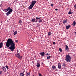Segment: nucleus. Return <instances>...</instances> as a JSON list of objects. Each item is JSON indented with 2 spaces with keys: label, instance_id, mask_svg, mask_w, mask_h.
Listing matches in <instances>:
<instances>
[{
  "label": "nucleus",
  "instance_id": "4468645a",
  "mask_svg": "<svg viewBox=\"0 0 76 76\" xmlns=\"http://www.w3.org/2000/svg\"><path fill=\"white\" fill-rule=\"evenodd\" d=\"M36 66H37V67H40V64H39L38 62H37Z\"/></svg>",
  "mask_w": 76,
  "mask_h": 76
},
{
  "label": "nucleus",
  "instance_id": "a878e982",
  "mask_svg": "<svg viewBox=\"0 0 76 76\" xmlns=\"http://www.w3.org/2000/svg\"><path fill=\"white\" fill-rule=\"evenodd\" d=\"M22 23V21L21 20H20L19 21V23L20 24H21Z\"/></svg>",
  "mask_w": 76,
  "mask_h": 76
},
{
  "label": "nucleus",
  "instance_id": "a18cd8bd",
  "mask_svg": "<svg viewBox=\"0 0 76 76\" xmlns=\"http://www.w3.org/2000/svg\"><path fill=\"white\" fill-rule=\"evenodd\" d=\"M42 64H43V62H42Z\"/></svg>",
  "mask_w": 76,
  "mask_h": 76
},
{
  "label": "nucleus",
  "instance_id": "3c124183",
  "mask_svg": "<svg viewBox=\"0 0 76 76\" xmlns=\"http://www.w3.org/2000/svg\"><path fill=\"white\" fill-rule=\"evenodd\" d=\"M36 17L35 16H34V18H35Z\"/></svg>",
  "mask_w": 76,
  "mask_h": 76
},
{
  "label": "nucleus",
  "instance_id": "f03ea898",
  "mask_svg": "<svg viewBox=\"0 0 76 76\" xmlns=\"http://www.w3.org/2000/svg\"><path fill=\"white\" fill-rule=\"evenodd\" d=\"M72 59V57L70 56V55H66L65 57V60L67 62H69L71 61V59Z\"/></svg>",
  "mask_w": 76,
  "mask_h": 76
},
{
  "label": "nucleus",
  "instance_id": "603ef678",
  "mask_svg": "<svg viewBox=\"0 0 76 76\" xmlns=\"http://www.w3.org/2000/svg\"><path fill=\"white\" fill-rule=\"evenodd\" d=\"M17 0H16V1H17Z\"/></svg>",
  "mask_w": 76,
  "mask_h": 76
},
{
  "label": "nucleus",
  "instance_id": "9b49d317",
  "mask_svg": "<svg viewBox=\"0 0 76 76\" xmlns=\"http://www.w3.org/2000/svg\"><path fill=\"white\" fill-rule=\"evenodd\" d=\"M65 46H66V48H65V50L66 51H68L69 50V48L68 47V46L66 45Z\"/></svg>",
  "mask_w": 76,
  "mask_h": 76
},
{
  "label": "nucleus",
  "instance_id": "cd10ccee",
  "mask_svg": "<svg viewBox=\"0 0 76 76\" xmlns=\"http://www.w3.org/2000/svg\"><path fill=\"white\" fill-rule=\"evenodd\" d=\"M22 57H23L22 56H21V57H19V58H19V59L20 60H21V59L22 58Z\"/></svg>",
  "mask_w": 76,
  "mask_h": 76
},
{
  "label": "nucleus",
  "instance_id": "c03bdc74",
  "mask_svg": "<svg viewBox=\"0 0 76 76\" xmlns=\"http://www.w3.org/2000/svg\"><path fill=\"white\" fill-rule=\"evenodd\" d=\"M16 42H18V40H16Z\"/></svg>",
  "mask_w": 76,
  "mask_h": 76
},
{
  "label": "nucleus",
  "instance_id": "4c0bfd02",
  "mask_svg": "<svg viewBox=\"0 0 76 76\" xmlns=\"http://www.w3.org/2000/svg\"><path fill=\"white\" fill-rule=\"evenodd\" d=\"M6 69L5 67H4V66H3V68H2V69Z\"/></svg>",
  "mask_w": 76,
  "mask_h": 76
},
{
  "label": "nucleus",
  "instance_id": "39448f33",
  "mask_svg": "<svg viewBox=\"0 0 76 76\" xmlns=\"http://www.w3.org/2000/svg\"><path fill=\"white\" fill-rule=\"evenodd\" d=\"M15 55L16 57L20 58V53H18L17 54H15Z\"/></svg>",
  "mask_w": 76,
  "mask_h": 76
},
{
  "label": "nucleus",
  "instance_id": "6e6552de",
  "mask_svg": "<svg viewBox=\"0 0 76 76\" xmlns=\"http://www.w3.org/2000/svg\"><path fill=\"white\" fill-rule=\"evenodd\" d=\"M39 54L42 56H44V55H45V52H40Z\"/></svg>",
  "mask_w": 76,
  "mask_h": 76
},
{
  "label": "nucleus",
  "instance_id": "58836bf2",
  "mask_svg": "<svg viewBox=\"0 0 76 76\" xmlns=\"http://www.w3.org/2000/svg\"><path fill=\"white\" fill-rule=\"evenodd\" d=\"M55 11H57L58 10V9H55Z\"/></svg>",
  "mask_w": 76,
  "mask_h": 76
},
{
  "label": "nucleus",
  "instance_id": "37998d69",
  "mask_svg": "<svg viewBox=\"0 0 76 76\" xmlns=\"http://www.w3.org/2000/svg\"><path fill=\"white\" fill-rule=\"evenodd\" d=\"M18 50H17V53L18 54Z\"/></svg>",
  "mask_w": 76,
  "mask_h": 76
},
{
  "label": "nucleus",
  "instance_id": "1a4fd4ad",
  "mask_svg": "<svg viewBox=\"0 0 76 76\" xmlns=\"http://www.w3.org/2000/svg\"><path fill=\"white\" fill-rule=\"evenodd\" d=\"M70 27H71V26L70 25L66 26V30H68Z\"/></svg>",
  "mask_w": 76,
  "mask_h": 76
},
{
  "label": "nucleus",
  "instance_id": "8fccbe9b",
  "mask_svg": "<svg viewBox=\"0 0 76 76\" xmlns=\"http://www.w3.org/2000/svg\"><path fill=\"white\" fill-rule=\"evenodd\" d=\"M33 76H34V75H33Z\"/></svg>",
  "mask_w": 76,
  "mask_h": 76
},
{
  "label": "nucleus",
  "instance_id": "20e7f679",
  "mask_svg": "<svg viewBox=\"0 0 76 76\" xmlns=\"http://www.w3.org/2000/svg\"><path fill=\"white\" fill-rule=\"evenodd\" d=\"M13 12L12 9H10V10H9L7 12L6 14V15L7 16H8L11 13H12Z\"/></svg>",
  "mask_w": 76,
  "mask_h": 76
},
{
  "label": "nucleus",
  "instance_id": "a211bd4d",
  "mask_svg": "<svg viewBox=\"0 0 76 76\" xmlns=\"http://www.w3.org/2000/svg\"><path fill=\"white\" fill-rule=\"evenodd\" d=\"M51 34H52V33H51L50 31H49L48 33V36H51Z\"/></svg>",
  "mask_w": 76,
  "mask_h": 76
},
{
  "label": "nucleus",
  "instance_id": "4be33fe9",
  "mask_svg": "<svg viewBox=\"0 0 76 76\" xmlns=\"http://www.w3.org/2000/svg\"><path fill=\"white\" fill-rule=\"evenodd\" d=\"M2 70L5 72H7V70L6 69V68H5V69L3 68Z\"/></svg>",
  "mask_w": 76,
  "mask_h": 76
},
{
  "label": "nucleus",
  "instance_id": "ddd939ff",
  "mask_svg": "<svg viewBox=\"0 0 76 76\" xmlns=\"http://www.w3.org/2000/svg\"><path fill=\"white\" fill-rule=\"evenodd\" d=\"M3 45V42H1L0 43V48H2Z\"/></svg>",
  "mask_w": 76,
  "mask_h": 76
},
{
  "label": "nucleus",
  "instance_id": "bb28decb",
  "mask_svg": "<svg viewBox=\"0 0 76 76\" xmlns=\"http://www.w3.org/2000/svg\"><path fill=\"white\" fill-rule=\"evenodd\" d=\"M59 50L60 52H61L62 51V50L61 49V48H59Z\"/></svg>",
  "mask_w": 76,
  "mask_h": 76
},
{
  "label": "nucleus",
  "instance_id": "9d476101",
  "mask_svg": "<svg viewBox=\"0 0 76 76\" xmlns=\"http://www.w3.org/2000/svg\"><path fill=\"white\" fill-rule=\"evenodd\" d=\"M35 18H33L31 20V22L34 23H35Z\"/></svg>",
  "mask_w": 76,
  "mask_h": 76
},
{
  "label": "nucleus",
  "instance_id": "473e14b6",
  "mask_svg": "<svg viewBox=\"0 0 76 76\" xmlns=\"http://www.w3.org/2000/svg\"><path fill=\"white\" fill-rule=\"evenodd\" d=\"M51 6L52 7H53V4H51Z\"/></svg>",
  "mask_w": 76,
  "mask_h": 76
},
{
  "label": "nucleus",
  "instance_id": "c756f323",
  "mask_svg": "<svg viewBox=\"0 0 76 76\" xmlns=\"http://www.w3.org/2000/svg\"><path fill=\"white\" fill-rule=\"evenodd\" d=\"M38 75L39 76H42V75H41V73H38Z\"/></svg>",
  "mask_w": 76,
  "mask_h": 76
},
{
  "label": "nucleus",
  "instance_id": "c9c22d12",
  "mask_svg": "<svg viewBox=\"0 0 76 76\" xmlns=\"http://www.w3.org/2000/svg\"><path fill=\"white\" fill-rule=\"evenodd\" d=\"M2 74V71H0V74Z\"/></svg>",
  "mask_w": 76,
  "mask_h": 76
},
{
  "label": "nucleus",
  "instance_id": "a19ab883",
  "mask_svg": "<svg viewBox=\"0 0 76 76\" xmlns=\"http://www.w3.org/2000/svg\"><path fill=\"white\" fill-rule=\"evenodd\" d=\"M47 55H48V56H50V54H49V53H47Z\"/></svg>",
  "mask_w": 76,
  "mask_h": 76
},
{
  "label": "nucleus",
  "instance_id": "6ab92c4d",
  "mask_svg": "<svg viewBox=\"0 0 76 76\" xmlns=\"http://www.w3.org/2000/svg\"><path fill=\"white\" fill-rule=\"evenodd\" d=\"M38 22L39 23L42 22V20L40 19H38Z\"/></svg>",
  "mask_w": 76,
  "mask_h": 76
},
{
  "label": "nucleus",
  "instance_id": "2f4dec72",
  "mask_svg": "<svg viewBox=\"0 0 76 76\" xmlns=\"http://www.w3.org/2000/svg\"><path fill=\"white\" fill-rule=\"evenodd\" d=\"M63 22L64 23V24L65 25V20H64L63 21Z\"/></svg>",
  "mask_w": 76,
  "mask_h": 76
},
{
  "label": "nucleus",
  "instance_id": "7ed1b4c3",
  "mask_svg": "<svg viewBox=\"0 0 76 76\" xmlns=\"http://www.w3.org/2000/svg\"><path fill=\"white\" fill-rule=\"evenodd\" d=\"M36 3H37V1H33L31 4V5L29 7H28V9L29 10L31 9L32 8V7H34V5L35 4H36Z\"/></svg>",
  "mask_w": 76,
  "mask_h": 76
},
{
  "label": "nucleus",
  "instance_id": "09e8293b",
  "mask_svg": "<svg viewBox=\"0 0 76 76\" xmlns=\"http://www.w3.org/2000/svg\"><path fill=\"white\" fill-rule=\"evenodd\" d=\"M0 58H1V54H0Z\"/></svg>",
  "mask_w": 76,
  "mask_h": 76
},
{
  "label": "nucleus",
  "instance_id": "aec40b11",
  "mask_svg": "<svg viewBox=\"0 0 76 76\" xmlns=\"http://www.w3.org/2000/svg\"><path fill=\"white\" fill-rule=\"evenodd\" d=\"M17 33V31H15L13 33V34L14 35H15Z\"/></svg>",
  "mask_w": 76,
  "mask_h": 76
},
{
  "label": "nucleus",
  "instance_id": "49530a36",
  "mask_svg": "<svg viewBox=\"0 0 76 76\" xmlns=\"http://www.w3.org/2000/svg\"><path fill=\"white\" fill-rule=\"evenodd\" d=\"M45 55H47V53H46Z\"/></svg>",
  "mask_w": 76,
  "mask_h": 76
},
{
  "label": "nucleus",
  "instance_id": "de8ad7c7",
  "mask_svg": "<svg viewBox=\"0 0 76 76\" xmlns=\"http://www.w3.org/2000/svg\"><path fill=\"white\" fill-rule=\"evenodd\" d=\"M75 32V34L76 35V32Z\"/></svg>",
  "mask_w": 76,
  "mask_h": 76
},
{
  "label": "nucleus",
  "instance_id": "423d86ee",
  "mask_svg": "<svg viewBox=\"0 0 76 76\" xmlns=\"http://www.w3.org/2000/svg\"><path fill=\"white\" fill-rule=\"evenodd\" d=\"M41 18V17L39 18L36 17V20H35L34 23H37L38 22V20L40 19Z\"/></svg>",
  "mask_w": 76,
  "mask_h": 76
},
{
  "label": "nucleus",
  "instance_id": "f704fd0d",
  "mask_svg": "<svg viewBox=\"0 0 76 76\" xmlns=\"http://www.w3.org/2000/svg\"><path fill=\"white\" fill-rule=\"evenodd\" d=\"M74 7L75 8V9H76V4L75 5H74Z\"/></svg>",
  "mask_w": 76,
  "mask_h": 76
},
{
  "label": "nucleus",
  "instance_id": "72a5a7b5",
  "mask_svg": "<svg viewBox=\"0 0 76 76\" xmlns=\"http://www.w3.org/2000/svg\"><path fill=\"white\" fill-rule=\"evenodd\" d=\"M53 44L54 45H55L56 44V43H55V42H53Z\"/></svg>",
  "mask_w": 76,
  "mask_h": 76
},
{
  "label": "nucleus",
  "instance_id": "f257e3e1",
  "mask_svg": "<svg viewBox=\"0 0 76 76\" xmlns=\"http://www.w3.org/2000/svg\"><path fill=\"white\" fill-rule=\"evenodd\" d=\"M6 46L9 48L11 51H13L15 48V44L11 38H8L6 42Z\"/></svg>",
  "mask_w": 76,
  "mask_h": 76
},
{
  "label": "nucleus",
  "instance_id": "79ce46f5",
  "mask_svg": "<svg viewBox=\"0 0 76 76\" xmlns=\"http://www.w3.org/2000/svg\"><path fill=\"white\" fill-rule=\"evenodd\" d=\"M61 23H59V25L60 26Z\"/></svg>",
  "mask_w": 76,
  "mask_h": 76
},
{
  "label": "nucleus",
  "instance_id": "0eeeda50",
  "mask_svg": "<svg viewBox=\"0 0 76 76\" xmlns=\"http://www.w3.org/2000/svg\"><path fill=\"white\" fill-rule=\"evenodd\" d=\"M24 72L25 71H23V72H21V73H20V76H24Z\"/></svg>",
  "mask_w": 76,
  "mask_h": 76
},
{
  "label": "nucleus",
  "instance_id": "dca6fc26",
  "mask_svg": "<svg viewBox=\"0 0 76 76\" xmlns=\"http://www.w3.org/2000/svg\"><path fill=\"white\" fill-rule=\"evenodd\" d=\"M52 67L53 69V70L55 69L56 68V66H55V65H53L52 66Z\"/></svg>",
  "mask_w": 76,
  "mask_h": 76
},
{
  "label": "nucleus",
  "instance_id": "ea45409f",
  "mask_svg": "<svg viewBox=\"0 0 76 76\" xmlns=\"http://www.w3.org/2000/svg\"><path fill=\"white\" fill-rule=\"evenodd\" d=\"M67 19H66V20H65V23H66V22H67Z\"/></svg>",
  "mask_w": 76,
  "mask_h": 76
},
{
  "label": "nucleus",
  "instance_id": "7c9ffc66",
  "mask_svg": "<svg viewBox=\"0 0 76 76\" xmlns=\"http://www.w3.org/2000/svg\"><path fill=\"white\" fill-rule=\"evenodd\" d=\"M5 67L7 69H8V66H7V65H6Z\"/></svg>",
  "mask_w": 76,
  "mask_h": 76
},
{
  "label": "nucleus",
  "instance_id": "2eb2a0df",
  "mask_svg": "<svg viewBox=\"0 0 76 76\" xmlns=\"http://www.w3.org/2000/svg\"><path fill=\"white\" fill-rule=\"evenodd\" d=\"M26 76H30V73L29 72H26Z\"/></svg>",
  "mask_w": 76,
  "mask_h": 76
},
{
  "label": "nucleus",
  "instance_id": "f3484780",
  "mask_svg": "<svg viewBox=\"0 0 76 76\" xmlns=\"http://www.w3.org/2000/svg\"><path fill=\"white\" fill-rule=\"evenodd\" d=\"M7 9V10H8V11L10 10H12V9H11V8H10V7H8Z\"/></svg>",
  "mask_w": 76,
  "mask_h": 76
},
{
  "label": "nucleus",
  "instance_id": "393cba45",
  "mask_svg": "<svg viewBox=\"0 0 76 76\" xmlns=\"http://www.w3.org/2000/svg\"><path fill=\"white\" fill-rule=\"evenodd\" d=\"M51 57V56H47V59H50V58Z\"/></svg>",
  "mask_w": 76,
  "mask_h": 76
},
{
  "label": "nucleus",
  "instance_id": "5701e85b",
  "mask_svg": "<svg viewBox=\"0 0 76 76\" xmlns=\"http://www.w3.org/2000/svg\"><path fill=\"white\" fill-rule=\"evenodd\" d=\"M4 11L6 12H7L8 11L7 9H4L3 10Z\"/></svg>",
  "mask_w": 76,
  "mask_h": 76
},
{
  "label": "nucleus",
  "instance_id": "b1692460",
  "mask_svg": "<svg viewBox=\"0 0 76 76\" xmlns=\"http://www.w3.org/2000/svg\"><path fill=\"white\" fill-rule=\"evenodd\" d=\"M68 14H69L72 15V12H71V11H70L69 12Z\"/></svg>",
  "mask_w": 76,
  "mask_h": 76
},
{
  "label": "nucleus",
  "instance_id": "e433bc0d",
  "mask_svg": "<svg viewBox=\"0 0 76 76\" xmlns=\"http://www.w3.org/2000/svg\"><path fill=\"white\" fill-rule=\"evenodd\" d=\"M0 6L2 7L3 6L2 4H1L0 5Z\"/></svg>",
  "mask_w": 76,
  "mask_h": 76
},
{
  "label": "nucleus",
  "instance_id": "c85d7f7f",
  "mask_svg": "<svg viewBox=\"0 0 76 76\" xmlns=\"http://www.w3.org/2000/svg\"><path fill=\"white\" fill-rule=\"evenodd\" d=\"M62 65L63 66H65L66 65V64L65 63H63V64H62Z\"/></svg>",
  "mask_w": 76,
  "mask_h": 76
},
{
  "label": "nucleus",
  "instance_id": "f8f14e48",
  "mask_svg": "<svg viewBox=\"0 0 76 76\" xmlns=\"http://www.w3.org/2000/svg\"><path fill=\"white\" fill-rule=\"evenodd\" d=\"M58 67L59 69H61V64H58Z\"/></svg>",
  "mask_w": 76,
  "mask_h": 76
},
{
  "label": "nucleus",
  "instance_id": "412c9836",
  "mask_svg": "<svg viewBox=\"0 0 76 76\" xmlns=\"http://www.w3.org/2000/svg\"><path fill=\"white\" fill-rule=\"evenodd\" d=\"M76 24V23L75 22V21L73 22V23H72V25L74 26H75V25Z\"/></svg>",
  "mask_w": 76,
  "mask_h": 76
}]
</instances>
